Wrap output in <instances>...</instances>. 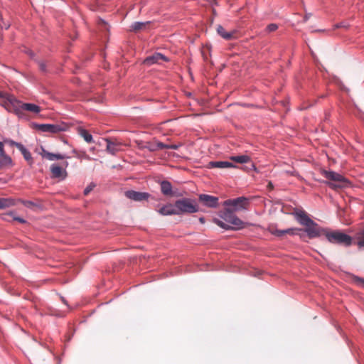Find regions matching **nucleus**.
<instances>
[{"label": "nucleus", "instance_id": "obj_1", "mask_svg": "<svg viewBox=\"0 0 364 364\" xmlns=\"http://www.w3.org/2000/svg\"><path fill=\"white\" fill-rule=\"evenodd\" d=\"M294 215L296 221L300 225L305 227L303 231L306 233L309 238L312 239L321 236V230L322 228L314 222L304 210H296L294 213Z\"/></svg>", "mask_w": 364, "mask_h": 364}, {"label": "nucleus", "instance_id": "obj_2", "mask_svg": "<svg viewBox=\"0 0 364 364\" xmlns=\"http://www.w3.org/2000/svg\"><path fill=\"white\" fill-rule=\"evenodd\" d=\"M321 235H324L326 240L332 245L349 247L354 244L353 237L340 230L322 228Z\"/></svg>", "mask_w": 364, "mask_h": 364}, {"label": "nucleus", "instance_id": "obj_3", "mask_svg": "<svg viewBox=\"0 0 364 364\" xmlns=\"http://www.w3.org/2000/svg\"><path fill=\"white\" fill-rule=\"evenodd\" d=\"M220 216L225 222L217 218H214L213 221L225 230H240L244 228V223L236 216L235 212L230 208H227L221 212Z\"/></svg>", "mask_w": 364, "mask_h": 364}, {"label": "nucleus", "instance_id": "obj_4", "mask_svg": "<svg viewBox=\"0 0 364 364\" xmlns=\"http://www.w3.org/2000/svg\"><path fill=\"white\" fill-rule=\"evenodd\" d=\"M175 203L178 215L185 213H195L199 211V207L196 200L183 198L182 199L177 200Z\"/></svg>", "mask_w": 364, "mask_h": 364}, {"label": "nucleus", "instance_id": "obj_5", "mask_svg": "<svg viewBox=\"0 0 364 364\" xmlns=\"http://www.w3.org/2000/svg\"><path fill=\"white\" fill-rule=\"evenodd\" d=\"M23 103L18 100L13 95H9L7 97V102H5V108L9 112H14L18 117H24V112H23Z\"/></svg>", "mask_w": 364, "mask_h": 364}, {"label": "nucleus", "instance_id": "obj_6", "mask_svg": "<svg viewBox=\"0 0 364 364\" xmlns=\"http://www.w3.org/2000/svg\"><path fill=\"white\" fill-rule=\"evenodd\" d=\"M223 205L230 208L234 212L240 211L246 209L248 205V199L244 196L228 199L224 202Z\"/></svg>", "mask_w": 364, "mask_h": 364}, {"label": "nucleus", "instance_id": "obj_7", "mask_svg": "<svg viewBox=\"0 0 364 364\" xmlns=\"http://www.w3.org/2000/svg\"><path fill=\"white\" fill-rule=\"evenodd\" d=\"M63 166L65 168H63V167L60 166L57 164H53L50 166V172H51L53 178H59V179H61V180H63V179H65L66 178L67 172H66L65 168L68 166V161H65L63 164Z\"/></svg>", "mask_w": 364, "mask_h": 364}, {"label": "nucleus", "instance_id": "obj_8", "mask_svg": "<svg viewBox=\"0 0 364 364\" xmlns=\"http://www.w3.org/2000/svg\"><path fill=\"white\" fill-rule=\"evenodd\" d=\"M38 129L42 132L57 134L65 130L64 126L54 124H36Z\"/></svg>", "mask_w": 364, "mask_h": 364}, {"label": "nucleus", "instance_id": "obj_9", "mask_svg": "<svg viewBox=\"0 0 364 364\" xmlns=\"http://www.w3.org/2000/svg\"><path fill=\"white\" fill-rule=\"evenodd\" d=\"M303 231V229L299 228H287L286 230H279L277 228H271L269 232L272 235H274L277 237H281L285 234H289L291 235H299L300 237H303V234H299V232Z\"/></svg>", "mask_w": 364, "mask_h": 364}, {"label": "nucleus", "instance_id": "obj_10", "mask_svg": "<svg viewBox=\"0 0 364 364\" xmlns=\"http://www.w3.org/2000/svg\"><path fill=\"white\" fill-rule=\"evenodd\" d=\"M198 199L204 206L208 208H215L219 205V198L216 196L208 194H200Z\"/></svg>", "mask_w": 364, "mask_h": 364}, {"label": "nucleus", "instance_id": "obj_11", "mask_svg": "<svg viewBox=\"0 0 364 364\" xmlns=\"http://www.w3.org/2000/svg\"><path fill=\"white\" fill-rule=\"evenodd\" d=\"M124 195L127 198L137 202L147 200L150 197V194L147 192H140L133 190L125 191Z\"/></svg>", "mask_w": 364, "mask_h": 364}, {"label": "nucleus", "instance_id": "obj_12", "mask_svg": "<svg viewBox=\"0 0 364 364\" xmlns=\"http://www.w3.org/2000/svg\"><path fill=\"white\" fill-rule=\"evenodd\" d=\"M161 61L167 62L168 58L160 53H154L151 55L146 57L144 60V63L146 65H151L156 63L159 64Z\"/></svg>", "mask_w": 364, "mask_h": 364}, {"label": "nucleus", "instance_id": "obj_13", "mask_svg": "<svg viewBox=\"0 0 364 364\" xmlns=\"http://www.w3.org/2000/svg\"><path fill=\"white\" fill-rule=\"evenodd\" d=\"M12 159L6 154L4 144L0 141V169L12 166Z\"/></svg>", "mask_w": 364, "mask_h": 364}, {"label": "nucleus", "instance_id": "obj_14", "mask_svg": "<svg viewBox=\"0 0 364 364\" xmlns=\"http://www.w3.org/2000/svg\"><path fill=\"white\" fill-rule=\"evenodd\" d=\"M208 168H235L232 163L225 161H212L208 162L206 166Z\"/></svg>", "mask_w": 364, "mask_h": 364}, {"label": "nucleus", "instance_id": "obj_15", "mask_svg": "<svg viewBox=\"0 0 364 364\" xmlns=\"http://www.w3.org/2000/svg\"><path fill=\"white\" fill-rule=\"evenodd\" d=\"M42 157L49 160V161H54V160H62L65 159H70V157L62 154H53L51 152H49L46 151V149H43L42 152L41 153Z\"/></svg>", "mask_w": 364, "mask_h": 364}, {"label": "nucleus", "instance_id": "obj_16", "mask_svg": "<svg viewBox=\"0 0 364 364\" xmlns=\"http://www.w3.org/2000/svg\"><path fill=\"white\" fill-rule=\"evenodd\" d=\"M158 212L159 214L162 215H178V212L176 210V203L173 205L171 203H168L163 205Z\"/></svg>", "mask_w": 364, "mask_h": 364}, {"label": "nucleus", "instance_id": "obj_17", "mask_svg": "<svg viewBox=\"0 0 364 364\" xmlns=\"http://www.w3.org/2000/svg\"><path fill=\"white\" fill-rule=\"evenodd\" d=\"M325 176L329 180L336 182H347V180L340 173H338L333 171H326Z\"/></svg>", "mask_w": 364, "mask_h": 364}, {"label": "nucleus", "instance_id": "obj_18", "mask_svg": "<svg viewBox=\"0 0 364 364\" xmlns=\"http://www.w3.org/2000/svg\"><path fill=\"white\" fill-rule=\"evenodd\" d=\"M18 149L22 154L24 159L31 166L33 164V160L31 152L23 144L18 146Z\"/></svg>", "mask_w": 364, "mask_h": 364}, {"label": "nucleus", "instance_id": "obj_19", "mask_svg": "<svg viewBox=\"0 0 364 364\" xmlns=\"http://www.w3.org/2000/svg\"><path fill=\"white\" fill-rule=\"evenodd\" d=\"M161 191L164 196H171L172 193V185L168 181H162L160 183Z\"/></svg>", "mask_w": 364, "mask_h": 364}, {"label": "nucleus", "instance_id": "obj_20", "mask_svg": "<svg viewBox=\"0 0 364 364\" xmlns=\"http://www.w3.org/2000/svg\"><path fill=\"white\" fill-rule=\"evenodd\" d=\"M77 132L79 134V135L82 137L84 139V140L87 142V143H93L94 142V140H93V137L92 136L91 134H90L88 132V131H87L86 129L82 128V127H80L78 129H77Z\"/></svg>", "mask_w": 364, "mask_h": 364}, {"label": "nucleus", "instance_id": "obj_21", "mask_svg": "<svg viewBox=\"0 0 364 364\" xmlns=\"http://www.w3.org/2000/svg\"><path fill=\"white\" fill-rule=\"evenodd\" d=\"M24 111H29L31 112L38 114L41 112V107L33 103H23V112Z\"/></svg>", "mask_w": 364, "mask_h": 364}, {"label": "nucleus", "instance_id": "obj_22", "mask_svg": "<svg viewBox=\"0 0 364 364\" xmlns=\"http://www.w3.org/2000/svg\"><path fill=\"white\" fill-rule=\"evenodd\" d=\"M218 33L225 40H230L233 36L234 32H228L225 29L221 26L218 25L217 27Z\"/></svg>", "mask_w": 364, "mask_h": 364}, {"label": "nucleus", "instance_id": "obj_23", "mask_svg": "<svg viewBox=\"0 0 364 364\" xmlns=\"http://www.w3.org/2000/svg\"><path fill=\"white\" fill-rule=\"evenodd\" d=\"M230 159L239 164H246L250 161V157L247 155L232 156Z\"/></svg>", "mask_w": 364, "mask_h": 364}, {"label": "nucleus", "instance_id": "obj_24", "mask_svg": "<svg viewBox=\"0 0 364 364\" xmlns=\"http://www.w3.org/2000/svg\"><path fill=\"white\" fill-rule=\"evenodd\" d=\"M355 239L357 240L356 245L359 248H364V230L357 232Z\"/></svg>", "mask_w": 364, "mask_h": 364}, {"label": "nucleus", "instance_id": "obj_25", "mask_svg": "<svg viewBox=\"0 0 364 364\" xmlns=\"http://www.w3.org/2000/svg\"><path fill=\"white\" fill-rule=\"evenodd\" d=\"M107 151L111 154H115L119 150L117 144L112 142L110 140L107 139Z\"/></svg>", "mask_w": 364, "mask_h": 364}, {"label": "nucleus", "instance_id": "obj_26", "mask_svg": "<svg viewBox=\"0 0 364 364\" xmlns=\"http://www.w3.org/2000/svg\"><path fill=\"white\" fill-rule=\"evenodd\" d=\"M14 205L11 198H0V209H5Z\"/></svg>", "mask_w": 364, "mask_h": 364}, {"label": "nucleus", "instance_id": "obj_27", "mask_svg": "<svg viewBox=\"0 0 364 364\" xmlns=\"http://www.w3.org/2000/svg\"><path fill=\"white\" fill-rule=\"evenodd\" d=\"M149 23V22H134L131 26V31L136 32L138 31L142 30L145 27L146 24Z\"/></svg>", "mask_w": 364, "mask_h": 364}, {"label": "nucleus", "instance_id": "obj_28", "mask_svg": "<svg viewBox=\"0 0 364 364\" xmlns=\"http://www.w3.org/2000/svg\"><path fill=\"white\" fill-rule=\"evenodd\" d=\"M156 146H157V148H159L160 149H166L176 150L179 147V145H177V144H166L162 142H158Z\"/></svg>", "mask_w": 364, "mask_h": 364}, {"label": "nucleus", "instance_id": "obj_29", "mask_svg": "<svg viewBox=\"0 0 364 364\" xmlns=\"http://www.w3.org/2000/svg\"><path fill=\"white\" fill-rule=\"evenodd\" d=\"M72 152L75 154V156L78 159L85 158L87 157L86 152L85 151H77L74 149L72 150Z\"/></svg>", "mask_w": 364, "mask_h": 364}, {"label": "nucleus", "instance_id": "obj_30", "mask_svg": "<svg viewBox=\"0 0 364 364\" xmlns=\"http://www.w3.org/2000/svg\"><path fill=\"white\" fill-rule=\"evenodd\" d=\"M278 28V25L276 23H270L266 28V31L268 33L275 31Z\"/></svg>", "mask_w": 364, "mask_h": 364}, {"label": "nucleus", "instance_id": "obj_31", "mask_svg": "<svg viewBox=\"0 0 364 364\" xmlns=\"http://www.w3.org/2000/svg\"><path fill=\"white\" fill-rule=\"evenodd\" d=\"M4 141H5L6 143L9 144L10 146H16L17 149H18V146H19V145H22V144H21V143L14 141V140H12V139H6Z\"/></svg>", "mask_w": 364, "mask_h": 364}, {"label": "nucleus", "instance_id": "obj_32", "mask_svg": "<svg viewBox=\"0 0 364 364\" xmlns=\"http://www.w3.org/2000/svg\"><path fill=\"white\" fill-rule=\"evenodd\" d=\"M348 27V24H347L345 22H341L338 23L334 25V28H347Z\"/></svg>", "mask_w": 364, "mask_h": 364}, {"label": "nucleus", "instance_id": "obj_33", "mask_svg": "<svg viewBox=\"0 0 364 364\" xmlns=\"http://www.w3.org/2000/svg\"><path fill=\"white\" fill-rule=\"evenodd\" d=\"M23 204L27 208H30L33 205H35V203L31 200H25L23 202Z\"/></svg>", "mask_w": 364, "mask_h": 364}, {"label": "nucleus", "instance_id": "obj_34", "mask_svg": "<svg viewBox=\"0 0 364 364\" xmlns=\"http://www.w3.org/2000/svg\"><path fill=\"white\" fill-rule=\"evenodd\" d=\"M39 68H40V70L42 71V72H46V65L44 62H40L39 63Z\"/></svg>", "mask_w": 364, "mask_h": 364}, {"label": "nucleus", "instance_id": "obj_35", "mask_svg": "<svg viewBox=\"0 0 364 364\" xmlns=\"http://www.w3.org/2000/svg\"><path fill=\"white\" fill-rule=\"evenodd\" d=\"M92 189V186H89L87 187H86L84 190V194L85 195H87Z\"/></svg>", "mask_w": 364, "mask_h": 364}, {"label": "nucleus", "instance_id": "obj_36", "mask_svg": "<svg viewBox=\"0 0 364 364\" xmlns=\"http://www.w3.org/2000/svg\"><path fill=\"white\" fill-rule=\"evenodd\" d=\"M14 220L18 221L21 223H25L26 222L23 218L20 217H15Z\"/></svg>", "mask_w": 364, "mask_h": 364}, {"label": "nucleus", "instance_id": "obj_37", "mask_svg": "<svg viewBox=\"0 0 364 364\" xmlns=\"http://www.w3.org/2000/svg\"><path fill=\"white\" fill-rule=\"evenodd\" d=\"M311 14H306L304 17V22L307 21L309 19V18L311 17Z\"/></svg>", "mask_w": 364, "mask_h": 364}, {"label": "nucleus", "instance_id": "obj_38", "mask_svg": "<svg viewBox=\"0 0 364 364\" xmlns=\"http://www.w3.org/2000/svg\"><path fill=\"white\" fill-rule=\"evenodd\" d=\"M267 187H268V188H269L270 190H272V189L274 188V185H273L272 182L269 181L268 185H267Z\"/></svg>", "mask_w": 364, "mask_h": 364}, {"label": "nucleus", "instance_id": "obj_39", "mask_svg": "<svg viewBox=\"0 0 364 364\" xmlns=\"http://www.w3.org/2000/svg\"><path fill=\"white\" fill-rule=\"evenodd\" d=\"M199 221L201 223H205V218L203 217H201V218H199Z\"/></svg>", "mask_w": 364, "mask_h": 364}, {"label": "nucleus", "instance_id": "obj_40", "mask_svg": "<svg viewBox=\"0 0 364 364\" xmlns=\"http://www.w3.org/2000/svg\"><path fill=\"white\" fill-rule=\"evenodd\" d=\"M329 185H330L331 187H336V186H337L336 185H335L333 183H330Z\"/></svg>", "mask_w": 364, "mask_h": 364}, {"label": "nucleus", "instance_id": "obj_41", "mask_svg": "<svg viewBox=\"0 0 364 364\" xmlns=\"http://www.w3.org/2000/svg\"><path fill=\"white\" fill-rule=\"evenodd\" d=\"M4 97V94L0 91V98Z\"/></svg>", "mask_w": 364, "mask_h": 364}, {"label": "nucleus", "instance_id": "obj_42", "mask_svg": "<svg viewBox=\"0 0 364 364\" xmlns=\"http://www.w3.org/2000/svg\"><path fill=\"white\" fill-rule=\"evenodd\" d=\"M62 301L64 304H67L66 301L64 299V298H62Z\"/></svg>", "mask_w": 364, "mask_h": 364}]
</instances>
